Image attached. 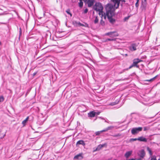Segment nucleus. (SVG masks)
I'll return each mask as SVG.
<instances>
[{"mask_svg":"<svg viewBox=\"0 0 160 160\" xmlns=\"http://www.w3.org/2000/svg\"><path fill=\"white\" fill-rule=\"evenodd\" d=\"M142 129V127L133 128L131 131L133 135H135L138 133L139 131H141Z\"/></svg>","mask_w":160,"mask_h":160,"instance_id":"20e7f679","label":"nucleus"},{"mask_svg":"<svg viewBox=\"0 0 160 160\" xmlns=\"http://www.w3.org/2000/svg\"><path fill=\"white\" fill-rule=\"evenodd\" d=\"M98 22V17H95V19L94 20V22L95 24H96Z\"/></svg>","mask_w":160,"mask_h":160,"instance_id":"5701e85b","label":"nucleus"},{"mask_svg":"<svg viewBox=\"0 0 160 160\" xmlns=\"http://www.w3.org/2000/svg\"><path fill=\"white\" fill-rule=\"evenodd\" d=\"M114 3V5L116 8H118L120 3V1L125 2V0H111Z\"/></svg>","mask_w":160,"mask_h":160,"instance_id":"423d86ee","label":"nucleus"},{"mask_svg":"<svg viewBox=\"0 0 160 160\" xmlns=\"http://www.w3.org/2000/svg\"><path fill=\"white\" fill-rule=\"evenodd\" d=\"M88 11V9L87 8L85 9L84 10V13L85 14L87 13Z\"/></svg>","mask_w":160,"mask_h":160,"instance_id":"72a5a7b5","label":"nucleus"},{"mask_svg":"<svg viewBox=\"0 0 160 160\" xmlns=\"http://www.w3.org/2000/svg\"><path fill=\"white\" fill-rule=\"evenodd\" d=\"M147 150L148 152L149 153L150 156H151L152 154V153L151 149L148 147H147Z\"/></svg>","mask_w":160,"mask_h":160,"instance_id":"f3484780","label":"nucleus"},{"mask_svg":"<svg viewBox=\"0 0 160 160\" xmlns=\"http://www.w3.org/2000/svg\"><path fill=\"white\" fill-rule=\"evenodd\" d=\"M149 129H150V128H149V127H144L143 128V130L144 131H146L149 130Z\"/></svg>","mask_w":160,"mask_h":160,"instance_id":"4be33fe9","label":"nucleus"},{"mask_svg":"<svg viewBox=\"0 0 160 160\" xmlns=\"http://www.w3.org/2000/svg\"><path fill=\"white\" fill-rule=\"evenodd\" d=\"M136 160V159H135V160Z\"/></svg>","mask_w":160,"mask_h":160,"instance_id":"49530a36","label":"nucleus"},{"mask_svg":"<svg viewBox=\"0 0 160 160\" xmlns=\"http://www.w3.org/2000/svg\"><path fill=\"white\" fill-rule=\"evenodd\" d=\"M27 122L24 120L22 122V124L23 125V126H25Z\"/></svg>","mask_w":160,"mask_h":160,"instance_id":"2f4dec72","label":"nucleus"},{"mask_svg":"<svg viewBox=\"0 0 160 160\" xmlns=\"http://www.w3.org/2000/svg\"><path fill=\"white\" fill-rule=\"evenodd\" d=\"M104 144H100L98 145L95 149L93 150V152L100 150L102 147H104Z\"/></svg>","mask_w":160,"mask_h":160,"instance_id":"9d476101","label":"nucleus"},{"mask_svg":"<svg viewBox=\"0 0 160 160\" xmlns=\"http://www.w3.org/2000/svg\"><path fill=\"white\" fill-rule=\"evenodd\" d=\"M157 77V76H155L154 78H151V79H150L149 80H146V81H149V82L152 81L154 80Z\"/></svg>","mask_w":160,"mask_h":160,"instance_id":"412c9836","label":"nucleus"},{"mask_svg":"<svg viewBox=\"0 0 160 160\" xmlns=\"http://www.w3.org/2000/svg\"><path fill=\"white\" fill-rule=\"evenodd\" d=\"M86 1L88 7L93 6L95 2V0H86Z\"/></svg>","mask_w":160,"mask_h":160,"instance_id":"0eeeda50","label":"nucleus"},{"mask_svg":"<svg viewBox=\"0 0 160 160\" xmlns=\"http://www.w3.org/2000/svg\"><path fill=\"white\" fill-rule=\"evenodd\" d=\"M114 128V127L113 126H111L108 127L107 128L108 130L112 129V128Z\"/></svg>","mask_w":160,"mask_h":160,"instance_id":"393cba45","label":"nucleus"},{"mask_svg":"<svg viewBox=\"0 0 160 160\" xmlns=\"http://www.w3.org/2000/svg\"><path fill=\"white\" fill-rule=\"evenodd\" d=\"M145 155V152L143 149H142L139 151L138 153V156L140 157L141 158L137 159V160H141L142 158H143Z\"/></svg>","mask_w":160,"mask_h":160,"instance_id":"39448f33","label":"nucleus"},{"mask_svg":"<svg viewBox=\"0 0 160 160\" xmlns=\"http://www.w3.org/2000/svg\"><path fill=\"white\" fill-rule=\"evenodd\" d=\"M151 160H157L156 157L155 156H152Z\"/></svg>","mask_w":160,"mask_h":160,"instance_id":"c85d7f7f","label":"nucleus"},{"mask_svg":"<svg viewBox=\"0 0 160 160\" xmlns=\"http://www.w3.org/2000/svg\"><path fill=\"white\" fill-rule=\"evenodd\" d=\"M137 3H136V5L137 6Z\"/></svg>","mask_w":160,"mask_h":160,"instance_id":"a19ab883","label":"nucleus"},{"mask_svg":"<svg viewBox=\"0 0 160 160\" xmlns=\"http://www.w3.org/2000/svg\"><path fill=\"white\" fill-rule=\"evenodd\" d=\"M126 55L127 56V54H126Z\"/></svg>","mask_w":160,"mask_h":160,"instance_id":"c03bdc74","label":"nucleus"},{"mask_svg":"<svg viewBox=\"0 0 160 160\" xmlns=\"http://www.w3.org/2000/svg\"><path fill=\"white\" fill-rule=\"evenodd\" d=\"M77 24L78 25L80 26H85L86 27H87L88 26V25L87 24H85V25H84V24L81 23L80 22H78L77 23Z\"/></svg>","mask_w":160,"mask_h":160,"instance_id":"a211bd4d","label":"nucleus"},{"mask_svg":"<svg viewBox=\"0 0 160 160\" xmlns=\"http://www.w3.org/2000/svg\"><path fill=\"white\" fill-rule=\"evenodd\" d=\"M19 34H20V36L21 34H22V31H21V28H19Z\"/></svg>","mask_w":160,"mask_h":160,"instance_id":"4c0bfd02","label":"nucleus"},{"mask_svg":"<svg viewBox=\"0 0 160 160\" xmlns=\"http://www.w3.org/2000/svg\"><path fill=\"white\" fill-rule=\"evenodd\" d=\"M102 132L101 131H98L96 132H95V134L96 135H98L100 134Z\"/></svg>","mask_w":160,"mask_h":160,"instance_id":"cd10ccee","label":"nucleus"},{"mask_svg":"<svg viewBox=\"0 0 160 160\" xmlns=\"http://www.w3.org/2000/svg\"><path fill=\"white\" fill-rule=\"evenodd\" d=\"M107 131H108V130L107 128H106V129H104V130H102L101 131L102 132H105Z\"/></svg>","mask_w":160,"mask_h":160,"instance_id":"e433bc0d","label":"nucleus"},{"mask_svg":"<svg viewBox=\"0 0 160 160\" xmlns=\"http://www.w3.org/2000/svg\"><path fill=\"white\" fill-rule=\"evenodd\" d=\"M112 1L113 3V5L108 4L106 5V15H104V18L105 19L107 17L110 22L112 24H114L116 22V20L113 18L112 17L114 14V12L115 11L114 8L116 9L117 8L115 7L113 2Z\"/></svg>","mask_w":160,"mask_h":160,"instance_id":"f257e3e1","label":"nucleus"},{"mask_svg":"<svg viewBox=\"0 0 160 160\" xmlns=\"http://www.w3.org/2000/svg\"><path fill=\"white\" fill-rule=\"evenodd\" d=\"M4 100V98L2 96H0V103L2 102Z\"/></svg>","mask_w":160,"mask_h":160,"instance_id":"b1692460","label":"nucleus"},{"mask_svg":"<svg viewBox=\"0 0 160 160\" xmlns=\"http://www.w3.org/2000/svg\"><path fill=\"white\" fill-rule=\"evenodd\" d=\"M96 112L94 111L90 112L88 113V117L91 118L94 117L95 115Z\"/></svg>","mask_w":160,"mask_h":160,"instance_id":"4468645a","label":"nucleus"},{"mask_svg":"<svg viewBox=\"0 0 160 160\" xmlns=\"http://www.w3.org/2000/svg\"><path fill=\"white\" fill-rule=\"evenodd\" d=\"M132 151L127 152L125 153V156L127 158L132 154Z\"/></svg>","mask_w":160,"mask_h":160,"instance_id":"2eb2a0df","label":"nucleus"},{"mask_svg":"<svg viewBox=\"0 0 160 160\" xmlns=\"http://www.w3.org/2000/svg\"><path fill=\"white\" fill-rule=\"evenodd\" d=\"M93 8L96 11H102L103 9V7L101 3L100 2H96L93 6Z\"/></svg>","mask_w":160,"mask_h":160,"instance_id":"f03ea898","label":"nucleus"},{"mask_svg":"<svg viewBox=\"0 0 160 160\" xmlns=\"http://www.w3.org/2000/svg\"><path fill=\"white\" fill-rule=\"evenodd\" d=\"M158 160H160V159H159Z\"/></svg>","mask_w":160,"mask_h":160,"instance_id":"a18cd8bd","label":"nucleus"},{"mask_svg":"<svg viewBox=\"0 0 160 160\" xmlns=\"http://www.w3.org/2000/svg\"><path fill=\"white\" fill-rule=\"evenodd\" d=\"M66 12H67V13H68V14H69L70 15L71 17L72 16V14L70 13V10L69 9H68L66 11Z\"/></svg>","mask_w":160,"mask_h":160,"instance_id":"bb28decb","label":"nucleus"},{"mask_svg":"<svg viewBox=\"0 0 160 160\" xmlns=\"http://www.w3.org/2000/svg\"><path fill=\"white\" fill-rule=\"evenodd\" d=\"M29 119V117H28L25 119V120H26V121L27 122L28 120Z\"/></svg>","mask_w":160,"mask_h":160,"instance_id":"58836bf2","label":"nucleus"},{"mask_svg":"<svg viewBox=\"0 0 160 160\" xmlns=\"http://www.w3.org/2000/svg\"><path fill=\"white\" fill-rule=\"evenodd\" d=\"M98 11L99 12V15L100 16L101 15L102 18V17L103 16L104 17V15H106V14H105V13H103L102 10V11Z\"/></svg>","mask_w":160,"mask_h":160,"instance_id":"dca6fc26","label":"nucleus"},{"mask_svg":"<svg viewBox=\"0 0 160 160\" xmlns=\"http://www.w3.org/2000/svg\"><path fill=\"white\" fill-rule=\"evenodd\" d=\"M100 23L102 25L104 24V22L102 20V19L100 20Z\"/></svg>","mask_w":160,"mask_h":160,"instance_id":"c756f323","label":"nucleus"},{"mask_svg":"<svg viewBox=\"0 0 160 160\" xmlns=\"http://www.w3.org/2000/svg\"><path fill=\"white\" fill-rule=\"evenodd\" d=\"M130 16H128L127 17H125L124 19V22L127 21L130 17Z\"/></svg>","mask_w":160,"mask_h":160,"instance_id":"aec40b11","label":"nucleus"},{"mask_svg":"<svg viewBox=\"0 0 160 160\" xmlns=\"http://www.w3.org/2000/svg\"><path fill=\"white\" fill-rule=\"evenodd\" d=\"M142 61V60H140L138 58L135 59L133 60V64L135 66V67L137 68H138L139 66L137 64L138 63Z\"/></svg>","mask_w":160,"mask_h":160,"instance_id":"6e6552de","label":"nucleus"},{"mask_svg":"<svg viewBox=\"0 0 160 160\" xmlns=\"http://www.w3.org/2000/svg\"><path fill=\"white\" fill-rule=\"evenodd\" d=\"M120 136V135L119 134H115L113 135H112V136L113 137H118Z\"/></svg>","mask_w":160,"mask_h":160,"instance_id":"473e14b6","label":"nucleus"},{"mask_svg":"<svg viewBox=\"0 0 160 160\" xmlns=\"http://www.w3.org/2000/svg\"><path fill=\"white\" fill-rule=\"evenodd\" d=\"M37 73V72H34L33 74V76H35L36 74Z\"/></svg>","mask_w":160,"mask_h":160,"instance_id":"ea45409f","label":"nucleus"},{"mask_svg":"<svg viewBox=\"0 0 160 160\" xmlns=\"http://www.w3.org/2000/svg\"><path fill=\"white\" fill-rule=\"evenodd\" d=\"M114 39H113L112 38H108L107 39V41H113Z\"/></svg>","mask_w":160,"mask_h":160,"instance_id":"c9c22d12","label":"nucleus"},{"mask_svg":"<svg viewBox=\"0 0 160 160\" xmlns=\"http://www.w3.org/2000/svg\"><path fill=\"white\" fill-rule=\"evenodd\" d=\"M126 70V69H125L123 70L121 72H119V74H121V73H123L124 72H125V70Z\"/></svg>","mask_w":160,"mask_h":160,"instance_id":"f704fd0d","label":"nucleus"},{"mask_svg":"<svg viewBox=\"0 0 160 160\" xmlns=\"http://www.w3.org/2000/svg\"><path fill=\"white\" fill-rule=\"evenodd\" d=\"M82 0L80 1V2L79 3V6L80 8H82L83 6V2L82 1Z\"/></svg>","mask_w":160,"mask_h":160,"instance_id":"6ab92c4d","label":"nucleus"},{"mask_svg":"<svg viewBox=\"0 0 160 160\" xmlns=\"http://www.w3.org/2000/svg\"><path fill=\"white\" fill-rule=\"evenodd\" d=\"M138 140L142 142H146L147 141V139L143 137H141L138 138Z\"/></svg>","mask_w":160,"mask_h":160,"instance_id":"f8f14e48","label":"nucleus"},{"mask_svg":"<svg viewBox=\"0 0 160 160\" xmlns=\"http://www.w3.org/2000/svg\"><path fill=\"white\" fill-rule=\"evenodd\" d=\"M120 80H121V79H120V80H118V81H120Z\"/></svg>","mask_w":160,"mask_h":160,"instance_id":"37998d69","label":"nucleus"},{"mask_svg":"<svg viewBox=\"0 0 160 160\" xmlns=\"http://www.w3.org/2000/svg\"><path fill=\"white\" fill-rule=\"evenodd\" d=\"M137 45L135 43H133L129 47V49L132 51H135L136 50Z\"/></svg>","mask_w":160,"mask_h":160,"instance_id":"1a4fd4ad","label":"nucleus"},{"mask_svg":"<svg viewBox=\"0 0 160 160\" xmlns=\"http://www.w3.org/2000/svg\"><path fill=\"white\" fill-rule=\"evenodd\" d=\"M105 35L107 36H109L111 37H114L118 36V34L116 31H113L108 32L106 33Z\"/></svg>","mask_w":160,"mask_h":160,"instance_id":"7ed1b4c3","label":"nucleus"},{"mask_svg":"<svg viewBox=\"0 0 160 160\" xmlns=\"http://www.w3.org/2000/svg\"><path fill=\"white\" fill-rule=\"evenodd\" d=\"M82 153H79V154L75 156L74 157V159H81L83 158V157L82 156Z\"/></svg>","mask_w":160,"mask_h":160,"instance_id":"9b49d317","label":"nucleus"},{"mask_svg":"<svg viewBox=\"0 0 160 160\" xmlns=\"http://www.w3.org/2000/svg\"><path fill=\"white\" fill-rule=\"evenodd\" d=\"M85 144L84 142V141L82 140H80L78 141L76 143V146H78L79 145H82L83 146H84Z\"/></svg>","mask_w":160,"mask_h":160,"instance_id":"ddd939ff","label":"nucleus"},{"mask_svg":"<svg viewBox=\"0 0 160 160\" xmlns=\"http://www.w3.org/2000/svg\"><path fill=\"white\" fill-rule=\"evenodd\" d=\"M135 67V65H134V64L132 63V64L129 67V68H127L126 69V70H128V69H130L131 68H132V67Z\"/></svg>","mask_w":160,"mask_h":160,"instance_id":"7c9ffc66","label":"nucleus"},{"mask_svg":"<svg viewBox=\"0 0 160 160\" xmlns=\"http://www.w3.org/2000/svg\"><path fill=\"white\" fill-rule=\"evenodd\" d=\"M138 2V1H137V2L136 3H137Z\"/></svg>","mask_w":160,"mask_h":160,"instance_id":"79ce46f5","label":"nucleus"},{"mask_svg":"<svg viewBox=\"0 0 160 160\" xmlns=\"http://www.w3.org/2000/svg\"><path fill=\"white\" fill-rule=\"evenodd\" d=\"M138 140V138H131L130 140H129V141L130 142H132V141H136Z\"/></svg>","mask_w":160,"mask_h":160,"instance_id":"a878e982","label":"nucleus"}]
</instances>
